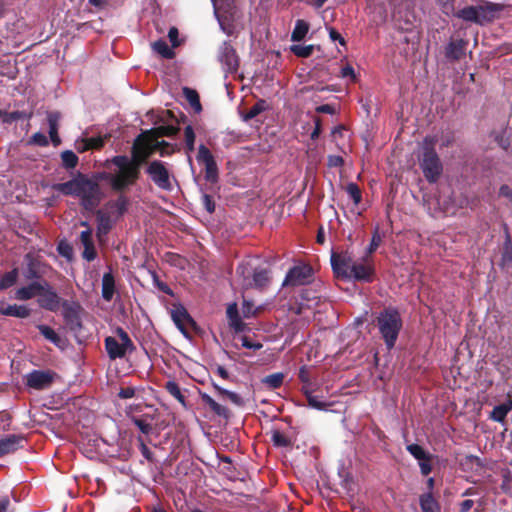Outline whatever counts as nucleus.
Here are the masks:
<instances>
[{
  "label": "nucleus",
  "mask_w": 512,
  "mask_h": 512,
  "mask_svg": "<svg viewBox=\"0 0 512 512\" xmlns=\"http://www.w3.org/2000/svg\"><path fill=\"white\" fill-rule=\"evenodd\" d=\"M159 137L160 127L145 131L134 142L132 158L116 156L107 163L104 179L113 189L121 190L136 180L141 163L160 146Z\"/></svg>",
  "instance_id": "f257e3e1"
},
{
  "label": "nucleus",
  "mask_w": 512,
  "mask_h": 512,
  "mask_svg": "<svg viewBox=\"0 0 512 512\" xmlns=\"http://www.w3.org/2000/svg\"><path fill=\"white\" fill-rule=\"evenodd\" d=\"M367 259L362 258L363 261H355L354 258H330V262L337 278L369 283L373 281L375 270Z\"/></svg>",
  "instance_id": "f03ea898"
},
{
  "label": "nucleus",
  "mask_w": 512,
  "mask_h": 512,
  "mask_svg": "<svg viewBox=\"0 0 512 512\" xmlns=\"http://www.w3.org/2000/svg\"><path fill=\"white\" fill-rule=\"evenodd\" d=\"M377 327L388 350L394 348L403 326L402 317L396 307H386L376 318Z\"/></svg>",
  "instance_id": "7ed1b4c3"
},
{
  "label": "nucleus",
  "mask_w": 512,
  "mask_h": 512,
  "mask_svg": "<svg viewBox=\"0 0 512 512\" xmlns=\"http://www.w3.org/2000/svg\"><path fill=\"white\" fill-rule=\"evenodd\" d=\"M436 141L435 136H426L423 140L420 168L429 183L437 182L443 172L442 162L435 150Z\"/></svg>",
  "instance_id": "20e7f679"
},
{
  "label": "nucleus",
  "mask_w": 512,
  "mask_h": 512,
  "mask_svg": "<svg viewBox=\"0 0 512 512\" xmlns=\"http://www.w3.org/2000/svg\"><path fill=\"white\" fill-rule=\"evenodd\" d=\"M504 9V5L500 3L484 2L479 6H468L457 12L455 10L451 15L456 16L467 22L484 24L496 19L500 12Z\"/></svg>",
  "instance_id": "39448f33"
},
{
  "label": "nucleus",
  "mask_w": 512,
  "mask_h": 512,
  "mask_svg": "<svg viewBox=\"0 0 512 512\" xmlns=\"http://www.w3.org/2000/svg\"><path fill=\"white\" fill-rule=\"evenodd\" d=\"M165 305L172 321L185 337H189L191 331L197 330L195 320L190 316L187 309L181 303L167 302Z\"/></svg>",
  "instance_id": "423d86ee"
},
{
  "label": "nucleus",
  "mask_w": 512,
  "mask_h": 512,
  "mask_svg": "<svg viewBox=\"0 0 512 512\" xmlns=\"http://www.w3.org/2000/svg\"><path fill=\"white\" fill-rule=\"evenodd\" d=\"M314 280V268L303 261L296 262L286 273L282 286L307 285Z\"/></svg>",
  "instance_id": "0eeeda50"
},
{
  "label": "nucleus",
  "mask_w": 512,
  "mask_h": 512,
  "mask_svg": "<svg viewBox=\"0 0 512 512\" xmlns=\"http://www.w3.org/2000/svg\"><path fill=\"white\" fill-rule=\"evenodd\" d=\"M105 347L111 359L122 358L128 351L133 349L132 341L128 334L122 329L116 330V336L105 339Z\"/></svg>",
  "instance_id": "6e6552de"
},
{
  "label": "nucleus",
  "mask_w": 512,
  "mask_h": 512,
  "mask_svg": "<svg viewBox=\"0 0 512 512\" xmlns=\"http://www.w3.org/2000/svg\"><path fill=\"white\" fill-rule=\"evenodd\" d=\"M196 159L199 164L204 165L205 168V180L212 184H215L219 180V172L217 163L211 151L204 145L201 144L198 147V153Z\"/></svg>",
  "instance_id": "1a4fd4ad"
},
{
  "label": "nucleus",
  "mask_w": 512,
  "mask_h": 512,
  "mask_svg": "<svg viewBox=\"0 0 512 512\" xmlns=\"http://www.w3.org/2000/svg\"><path fill=\"white\" fill-rule=\"evenodd\" d=\"M219 61L227 73H236L239 68V57L233 45L225 41L219 49Z\"/></svg>",
  "instance_id": "9d476101"
},
{
  "label": "nucleus",
  "mask_w": 512,
  "mask_h": 512,
  "mask_svg": "<svg viewBox=\"0 0 512 512\" xmlns=\"http://www.w3.org/2000/svg\"><path fill=\"white\" fill-rule=\"evenodd\" d=\"M99 187L96 183L84 178L78 196L86 209H93L99 202Z\"/></svg>",
  "instance_id": "9b49d317"
},
{
  "label": "nucleus",
  "mask_w": 512,
  "mask_h": 512,
  "mask_svg": "<svg viewBox=\"0 0 512 512\" xmlns=\"http://www.w3.org/2000/svg\"><path fill=\"white\" fill-rule=\"evenodd\" d=\"M37 302L40 307L50 311H56L60 307V297L46 282H41Z\"/></svg>",
  "instance_id": "f8f14e48"
},
{
  "label": "nucleus",
  "mask_w": 512,
  "mask_h": 512,
  "mask_svg": "<svg viewBox=\"0 0 512 512\" xmlns=\"http://www.w3.org/2000/svg\"><path fill=\"white\" fill-rule=\"evenodd\" d=\"M53 378L54 373L42 370H34L25 376L27 386L35 390L47 389Z\"/></svg>",
  "instance_id": "ddd939ff"
},
{
  "label": "nucleus",
  "mask_w": 512,
  "mask_h": 512,
  "mask_svg": "<svg viewBox=\"0 0 512 512\" xmlns=\"http://www.w3.org/2000/svg\"><path fill=\"white\" fill-rule=\"evenodd\" d=\"M168 39L171 46H168L164 41H162V59L175 58L176 53L174 49L183 45L185 42V38L180 37L178 28L174 26L168 31Z\"/></svg>",
  "instance_id": "4468645a"
},
{
  "label": "nucleus",
  "mask_w": 512,
  "mask_h": 512,
  "mask_svg": "<svg viewBox=\"0 0 512 512\" xmlns=\"http://www.w3.org/2000/svg\"><path fill=\"white\" fill-rule=\"evenodd\" d=\"M179 119L171 110H162V137L176 135L179 128Z\"/></svg>",
  "instance_id": "2eb2a0df"
},
{
  "label": "nucleus",
  "mask_w": 512,
  "mask_h": 512,
  "mask_svg": "<svg viewBox=\"0 0 512 512\" xmlns=\"http://www.w3.org/2000/svg\"><path fill=\"white\" fill-rule=\"evenodd\" d=\"M466 46L467 42L463 39L450 41L445 48L446 58L451 61L460 60L465 54Z\"/></svg>",
  "instance_id": "dca6fc26"
},
{
  "label": "nucleus",
  "mask_w": 512,
  "mask_h": 512,
  "mask_svg": "<svg viewBox=\"0 0 512 512\" xmlns=\"http://www.w3.org/2000/svg\"><path fill=\"white\" fill-rule=\"evenodd\" d=\"M25 439L18 435H9L0 440V456L16 451L23 446Z\"/></svg>",
  "instance_id": "f3484780"
},
{
  "label": "nucleus",
  "mask_w": 512,
  "mask_h": 512,
  "mask_svg": "<svg viewBox=\"0 0 512 512\" xmlns=\"http://www.w3.org/2000/svg\"><path fill=\"white\" fill-rule=\"evenodd\" d=\"M226 314L229 320L230 327L234 329L236 333L245 331L247 325L242 321L236 303H232L227 307Z\"/></svg>",
  "instance_id": "a211bd4d"
},
{
  "label": "nucleus",
  "mask_w": 512,
  "mask_h": 512,
  "mask_svg": "<svg viewBox=\"0 0 512 512\" xmlns=\"http://www.w3.org/2000/svg\"><path fill=\"white\" fill-rule=\"evenodd\" d=\"M83 181L84 177L79 176L65 183L56 184L54 189L64 195L78 196Z\"/></svg>",
  "instance_id": "6ab92c4d"
},
{
  "label": "nucleus",
  "mask_w": 512,
  "mask_h": 512,
  "mask_svg": "<svg viewBox=\"0 0 512 512\" xmlns=\"http://www.w3.org/2000/svg\"><path fill=\"white\" fill-rule=\"evenodd\" d=\"M253 282L257 289H265L271 282V270L269 267H257L253 272Z\"/></svg>",
  "instance_id": "aec40b11"
},
{
  "label": "nucleus",
  "mask_w": 512,
  "mask_h": 512,
  "mask_svg": "<svg viewBox=\"0 0 512 512\" xmlns=\"http://www.w3.org/2000/svg\"><path fill=\"white\" fill-rule=\"evenodd\" d=\"M0 314L18 318H26L30 315V309L25 305L9 304L0 306Z\"/></svg>",
  "instance_id": "412c9836"
},
{
  "label": "nucleus",
  "mask_w": 512,
  "mask_h": 512,
  "mask_svg": "<svg viewBox=\"0 0 512 512\" xmlns=\"http://www.w3.org/2000/svg\"><path fill=\"white\" fill-rule=\"evenodd\" d=\"M39 290H41V282H33L28 286L17 289L14 298L22 301L29 300L37 297Z\"/></svg>",
  "instance_id": "4be33fe9"
},
{
  "label": "nucleus",
  "mask_w": 512,
  "mask_h": 512,
  "mask_svg": "<svg viewBox=\"0 0 512 512\" xmlns=\"http://www.w3.org/2000/svg\"><path fill=\"white\" fill-rule=\"evenodd\" d=\"M419 504L422 512H441V506L434 498L432 492L421 494Z\"/></svg>",
  "instance_id": "5701e85b"
},
{
  "label": "nucleus",
  "mask_w": 512,
  "mask_h": 512,
  "mask_svg": "<svg viewBox=\"0 0 512 512\" xmlns=\"http://www.w3.org/2000/svg\"><path fill=\"white\" fill-rule=\"evenodd\" d=\"M167 393L171 395L178 403H180L183 407H187L186 405V389H182L178 383L175 381H168L164 385Z\"/></svg>",
  "instance_id": "b1692460"
},
{
  "label": "nucleus",
  "mask_w": 512,
  "mask_h": 512,
  "mask_svg": "<svg viewBox=\"0 0 512 512\" xmlns=\"http://www.w3.org/2000/svg\"><path fill=\"white\" fill-rule=\"evenodd\" d=\"M510 411H512V399L496 405L490 413V418L495 422L503 423Z\"/></svg>",
  "instance_id": "393cba45"
},
{
  "label": "nucleus",
  "mask_w": 512,
  "mask_h": 512,
  "mask_svg": "<svg viewBox=\"0 0 512 512\" xmlns=\"http://www.w3.org/2000/svg\"><path fill=\"white\" fill-rule=\"evenodd\" d=\"M115 292V281L111 273H105L102 277V297L111 301Z\"/></svg>",
  "instance_id": "a878e982"
},
{
  "label": "nucleus",
  "mask_w": 512,
  "mask_h": 512,
  "mask_svg": "<svg viewBox=\"0 0 512 512\" xmlns=\"http://www.w3.org/2000/svg\"><path fill=\"white\" fill-rule=\"evenodd\" d=\"M183 95L185 96V99L188 101V103L190 104L195 113H200L202 111L200 97L195 89L184 87Z\"/></svg>",
  "instance_id": "bb28decb"
},
{
  "label": "nucleus",
  "mask_w": 512,
  "mask_h": 512,
  "mask_svg": "<svg viewBox=\"0 0 512 512\" xmlns=\"http://www.w3.org/2000/svg\"><path fill=\"white\" fill-rule=\"evenodd\" d=\"M309 31V23L303 19H298L291 34V40L294 42L302 41Z\"/></svg>",
  "instance_id": "cd10ccee"
},
{
  "label": "nucleus",
  "mask_w": 512,
  "mask_h": 512,
  "mask_svg": "<svg viewBox=\"0 0 512 512\" xmlns=\"http://www.w3.org/2000/svg\"><path fill=\"white\" fill-rule=\"evenodd\" d=\"M59 120H60V116L58 113L53 112L48 115L49 135H50L51 141L53 142V144L55 146L59 145V143H60V138L58 136Z\"/></svg>",
  "instance_id": "c85d7f7f"
},
{
  "label": "nucleus",
  "mask_w": 512,
  "mask_h": 512,
  "mask_svg": "<svg viewBox=\"0 0 512 512\" xmlns=\"http://www.w3.org/2000/svg\"><path fill=\"white\" fill-rule=\"evenodd\" d=\"M271 442L277 448L292 447V440L280 430L274 429L271 431Z\"/></svg>",
  "instance_id": "c756f323"
},
{
  "label": "nucleus",
  "mask_w": 512,
  "mask_h": 512,
  "mask_svg": "<svg viewBox=\"0 0 512 512\" xmlns=\"http://www.w3.org/2000/svg\"><path fill=\"white\" fill-rule=\"evenodd\" d=\"M80 241L84 247L82 256H95V250L92 241V232L90 230H85L81 232Z\"/></svg>",
  "instance_id": "7c9ffc66"
},
{
  "label": "nucleus",
  "mask_w": 512,
  "mask_h": 512,
  "mask_svg": "<svg viewBox=\"0 0 512 512\" xmlns=\"http://www.w3.org/2000/svg\"><path fill=\"white\" fill-rule=\"evenodd\" d=\"M283 381L284 374L281 372H277L264 377L262 383L265 384L268 388L278 389L282 386Z\"/></svg>",
  "instance_id": "2f4dec72"
},
{
  "label": "nucleus",
  "mask_w": 512,
  "mask_h": 512,
  "mask_svg": "<svg viewBox=\"0 0 512 512\" xmlns=\"http://www.w3.org/2000/svg\"><path fill=\"white\" fill-rule=\"evenodd\" d=\"M291 52L300 58H307L310 57L314 51V45H292L291 46Z\"/></svg>",
  "instance_id": "473e14b6"
},
{
  "label": "nucleus",
  "mask_w": 512,
  "mask_h": 512,
  "mask_svg": "<svg viewBox=\"0 0 512 512\" xmlns=\"http://www.w3.org/2000/svg\"><path fill=\"white\" fill-rule=\"evenodd\" d=\"M346 192L349 195V197L352 199V201L355 205H358L361 202L362 192L356 183H354V182L348 183L346 186Z\"/></svg>",
  "instance_id": "72a5a7b5"
},
{
  "label": "nucleus",
  "mask_w": 512,
  "mask_h": 512,
  "mask_svg": "<svg viewBox=\"0 0 512 512\" xmlns=\"http://www.w3.org/2000/svg\"><path fill=\"white\" fill-rule=\"evenodd\" d=\"M185 147L187 153H191L195 149V132L191 125H187L184 130Z\"/></svg>",
  "instance_id": "f704fd0d"
},
{
  "label": "nucleus",
  "mask_w": 512,
  "mask_h": 512,
  "mask_svg": "<svg viewBox=\"0 0 512 512\" xmlns=\"http://www.w3.org/2000/svg\"><path fill=\"white\" fill-rule=\"evenodd\" d=\"M381 242L382 237L379 233V229L376 228L372 234L371 241L366 248V256H371L373 253H375L378 247L380 246Z\"/></svg>",
  "instance_id": "c9c22d12"
},
{
  "label": "nucleus",
  "mask_w": 512,
  "mask_h": 512,
  "mask_svg": "<svg viewBox=\"0 0 512 512\" xmlns=\"http://www.w3.org/2000/svg\"><path fill=\"white\" fill-rule=\"evenodd\" d=\"M17 274V269L5 273L0 279V290L11 287L16 282Z\"/></svg>",
  "instance_id": "e433bc0d"
},
{
  "label": "nucleus",
  "mask_w": 512,
  "mask_h": 512,
  "mask_svg": "<svg viewBox=\"0 0 512 512\" xmlns=\"http://www.w3.org/2000/svg\"><path fill=\"white\" fill-rule=\"evenodd\" d=\"M61 159H62V163H63L64 167H66L68 169L74 168L78 163L77 155L70 150H66V151L62 152Z\"/></svg>",
  "instance_id": "4c0bfd02"
},
{
  "label": "nucleus",
  "mask_w": 512,
  "mask_h": 512,
  "mask_svg": "<svg viewBox=\"0 0 512 512\" xmlns=\"http://www.w3.org/2000/svg\"><path fill=\"white\" fill-rule=\"evenodd\" d=\"M265 101L256 102L244 115V120L249 121L258 116L265 109Z\"/></svg>",
  "instance_id": "58836bf2"
},
{
  "label": "nucleus",
  "mask_w": 512,
  "mask_h": 512,
  "mask_svg": "<svg viewBox=\"0 0 512 512\" xmlns=\"http://www.w3.org/2000/svg\"><path fill=\"white\" fill-rule=\"evenodd\" d=\"M407 451L418 461L425 459L429 453L419 444L413 443L407 446Z\"/></svg>",
  "instance_id": "ea45409f"
},
{
  "label": "nucleus",
  "mask_w": 512,
  "mask_h": 512,
  "mask_svg": "<svg viewBox=\"0 0 512 512\" xmlns=\"http://www.w3.org/2000/svg\"><path fill=\"white\" fill-rule=\"evenodd\" d=\"M40 333L49 341H51L54 344H58L60 341L59 336L57 333L49 326L47 325H40L39 327Z\"/></svg>",
  "instance_id": "a19ab883"
},
{
  "label": "nucleus",
  "mask_w": 512,
  "mask_h": 512,
  "mask_svg": "<svg viewBox=\"0 0 512 512\" xmlns=\"http://www.w3.org/2000/svg\"><path fill=\"white\" fill-rule=\"evenodd\" d=\"M242 313L245 318H251L257 315L258 308L254 307L252 301L244 299L242 303Z\"/></svg>",
  "instance_id": "79ce46f5"
},
{
  "label": "nucleus",
  "mask_w": 512,
  "mask_h": 512,
  "mask_svg": "<svg viewBox=\"0 0 512 512\" xmlns=\"http://www.w3.org/2000/svg\"><path fill=\"white\" fill-rule=\"evenodd\" d=\"M432 459L433 456L429 453L426 455L425 459L418 461L420 471L423 476H427L432 472Z\"/></svg>",
  "instance_id": "37998d69"
},
{
  "label": "nucleus",
  "mask_w": 512,
  "mask_h": 512,
  "mask_svg": "<svg viewBox=\"0 0 512 512\" xmlns=\"http://www.w3.org/2000/svg\"><path fill=\"white\" fill-rule=\"evenodd\" d=\"M306 400H307L308 405L310 407H312L314 409H317V410H326L327 407L329 406V404H327L326 402L320 401L318 399V397L315 396L314 394L313 395H308Z\"/></svg>",
  "instance_id": "c03bdc74"
},
{
  "label": "nucleus",
  "mask_w": 512,
  "mask_h": 512,
  "mask_svg": "<svg viewBox=\"0 0 512 512\" xmlns=\"http://www.w3.org/2000/svg\"><path fill=\"white\" fill-rule=\"evenodd\" d=\"M209 408L211 409L212 412H214L218 416H221V417H224V418H228L229 417V414H230L229 409L226 408L225 406L220 405L215 400L209 406Z\"/></svg>",
  "instance_id": "a18cd8bd"
},
{
  "label": "nucleus",
  "mask_w": 512,
  "mask_h": 512,
  "mask_svg": "<svg viewBox=\"0 0 512 512\" xmlns=\"http://www.w3.org/2000/svg\"><path fill=\"white\" fill-rule=\"evenodd\" d=\"M209 408L211 409L212 412H214L218 416H221V417H224V418H228L229 417V414H230L229 409L226 408L225 406L220 405L215 400L209 406Z\"/></svg>",
  "instance_id": "49530a36"
},
{
  "label": "nucleus",
  "mask_w": 512,
  "mask_h": 512,
  "mask_svg": "<svg viewBox=\"0 0 512 512\" xmlns=\"http://www.w3.org/2000/svg\"><path fill=\"white\" fill-rule=\"evenodd\" d=\"M437 4L440 6L441 11L450 16V14L454 11V0H436Z\"/></svg>",
  "instance_id": "de8ad7c7"
},
{
  "label": "nucleus",
  "mask_w": 512,
  "mask_h": 512,
  "mask_svg": "<svg viewBox=\"0 0 512 512\" xmlns=\"http://www.w3.org/2000/svg\"><path fill=\"white\" fill-rule=\"evenodd\" d=\"M242 346L247 349L260 350L263 345L260 342L253 341L249 336L241 337Z\"/></svg>",
  "instance_id": "09e8293b"
},
{
  "label": "nucleus",
  "mask_w": 512,
  "mask_h": 512,
  "mask_svg": "<svg viewBox=\"0 0 512 512\" xmlns=\"http://www.w3.org/2000/svg\"><path fill=\"white\" fill-rule=\"evenodd\" d=\"M148 172L152 178V180L157 184L160 185V163L153 162L149 168Z\"/></svg>",
  "instance_id": "8fccbe9b"
},
{
  "label": "nucleus",
  "mask_w": 512,
  "mask_h": 512,
  "mask_svg": "<svg viewBox=\"0 0 512 512\" xmlns=\"http://www.w3.org/2000/svg\"><path fill=\"white\" fill-rule=\"evenodd\" d=\"M174 189L168 170L162 165V190L172 191Z\"/></svg>",
  "instance_id": "3c124183"
},
{
  "label": "nucleus",
  "mask_w": 512,
  "mask_h": 512,
  "mask_svg": "<svg viewBox=\"0 0 512 512\" xmlns=\"http://www.w3.org/2000/svg\"><path fill=\"white\" fill-rule=\"evenodd\" d=\"M110 229V221L108 218H105L103 215L99 216V224H98V235L101 237L106 234Z\"/></svg>",
  "instance_id": "603ef678"
},
{
  "label": "nucleus",
  "mask_w": 512,
  "mask_h": 512,
  "mask_svg": "<svg viewBox=\"0 0 512 512\" xmlns=\"http://www.w3.org/2000/svg\"><path fill=\"white\" fill-rule=\"evenodd\" d=\"M202 204H203L204 208L207 210V212L213 213L215 211V202H214L212 196H210L208 194H203L202 195Z\"/></svg>",
  "instance_id": "864d4df0"
},
{
  "label": "nucleus",
  "mask_w": 512,
  "mask_h": 512,
  "mask_svg": "<svg viewBox=\"0 0 512 512\" xmlns=\"http://www.w3.org/2000/svg\"><path fill=\"white\" fill-rule=\"evenodd\" d=\"M495 141L497 144L504 150H508L511 146V141L509 137H506L504 134H499L495 137Z\"/></svg>",
  "instance_id": "5fc2aeb1"
},
{
  "label": "nucleus",
  "mask_w": 512,
  "mask_h": 512,
  "mask_svg": "<svg viewBox=\"0 0 512 512\" xmlns=\"http://www.w3.org/2000/svg\"><path fill=\"white\" fill-rule=\"evenodd\" d=\"M344 164V159L339 155H329L328 165L330 167H341Z\"/></svg>",
  "instance_id": "6e6d98bb"
},
{
  "label": "nucleus",
  "mask_w": 512,
  "mask_h": 512,
  "mask_svg": "<svg viewBox=\"0 0 512 512\" xmlns=\"http://www.w3.org/2000/svg\"><path fill=\"white\" fill-rule=\"evenodd\" d=\"M329 37L332 41H338L342 46L346 45L345 39L341 34L334 28L329 29Z\"/></svg>",
  "instance_id": "4d7b16f0"
},
{
  "label": "nucleus",
  "mask_w": 512,
  "mask_h": 512,
  "mask_svg": "<svg viewBox=\"0 0 512 512\" xmlns=\"http://www.w3.org/2000/svg\"><path fill=\"white\" fill-rule=\"evenodd\" d=\"M89 149H97L103 146L104 140L101 137L87 138Z\"/></svg>",
  "instance_id": "13d9d810"
},
{
  "label": "nucleus",
  "mask_w": 512,
  "mask_h": 512,
  "mask_svg": "<svg viewBox=\"0 0 512 512\" xmlns=\"http://www.w3.org/2000/svg\"><path fill=\"white\" fill-rule=\"evenodd\" d=\"M499 196L507 198L511 202L512 201V189L506 184L501 185V187L499 189Z\"/></svg>",
  "instance_id": "bf43d9fd"
},
{
  "label": "nucleus",
  "mask_w": 512,
  "mask_h": 512,
  "mask_svg": "<svg viewBox=\"0 0 512 512\" xmlns=\"http://www.w3.org/2000/svg\"><path fill=\"white\" fill-rule=\"evenodd\" d=\"M298 378L301 381V383H306V382L311 381L310 380L309 370H308V368L306 366H302L299 369Z\"/></svg>",
  "instance_id": "052dcab7"
},
{
  "label": "nucleus",
  "mask_w": 512,
  "mask_h": 512,
  "mask_svg": "<svg viewBox=\"0 0 512 512\" xmlns=\"http://www.w3.org/2000/svg\"><path fill=\"white\" fill-rule=\"evenodd\" d=\"M32 142L35 144H38L40 146H45L48 144V140H47L46 136L42 133H35L32 136Z\"/></svg>",
  "instance_id": "680f3d73"
},
{
  "label": "nucleus",
  "mask_w": 512,
  "mask_h": 512,
  "mask_svg": "<svg viewBox=\"0 0 512 512\" xmlns=\"http://www.w3.org/2000/svg\"><path fill=\"white\" fill-rule=\"evenodd\" d=\"M232 403L237 406H242L244 401L240 395L235 392L230 391V393L226 396Z\"/></svg>",
  "instance_id": "e2e57ef3"
},
{
  "label": "nucleus",
  "mask_w": 512,
  "mask_h": 512,
  "mask_svg": "<svg viewBox=\"0 0 512 512\" xmlns=\"http://www.w3.org/2000/svg\"><path fill=\"white\" fill-rule=\"evenodd\" d=\"M301 392L304 394V396L307 398L308 395H313L315 389L313 387V384L311 381L302 383Z\"/></svg>",
  "instance_id": "0e129e2a"
},
{
  "label": "nucleus",
  "mask_w": 512,
  "mask_h": 512,
  "mask_svg": "<svg viewBox=\"0 0 512 512\" xmlns=\"http://www.w3.org/2000/svg\"><path fill=\"white\" fill-rule=\"evenodd\" d=\"M316 111L318 113H325V114H334L335 113V108L333 105H330V104H323V105H320L316 108Z\"/></svg>",
  "instance_id": "69168bd1"
},
{
  "label": "nucleus",
  "mask_w": 512,
  "mask_h": 512,
  "mask_svg": "<svg viewBox=\"0 0 512 512\" xmlns=\"http://www.w3.org/2000/svg\"><path fill=\"white\" fill-rule=\"evenodd\" d=\"M89 142L87 141V138L86 139H80V140H77L76 143H75V148L78 152H84L86 150H89Z\"/></svg>",
  "instance_id": "338daca9"
},
{
  "label": "nucleus",
  "mask_w": 512,
  "mask_h": 512,
  "mask_svg": "<svg viewBox=\"0 0 512 512\" xmlns=\"http://www.w3.org/2000/svg\"><path fill=\"white\" fill-rule=\"evenodd\" d=\"M511 483H512V474H511L510 471H506L503 474V480H502L501 488L503 490H507Z\"/></svg>",
  "instance_id": "774afa93"
}]
</instances>
